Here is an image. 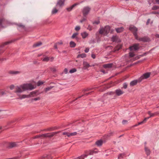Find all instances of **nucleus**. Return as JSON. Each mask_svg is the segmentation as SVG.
<instances>
[{
  "mask_svg": "<svg viewBox=\"0 0 159 159\" xmlns=\"http://www.w3.org/2000/svg\"><path fill=\"white\" fill-rule=\"evenodd\" d=\"M81 34L83 39L85 38L88 35V34L86 32L82 33Z\"/></svg>",
  "mask_w": 159,
  "mask_h": 159,
  "instance_id": "nucleus-21",
  "label": "nucleus"
},
{
  "mask_svg": "<svg viewBox=\"0 0 159 159\" xmlns=\"http://www.w3.org/2000/svg\"><path fill=\"white\" fill-rule=\"evenodd\" d=\"M42 138V134L38 135L35 136L34 137V139L38 138Z\"/></svg>",
  "mask_w": 159,
  "mask_h": 159,
  "instance_id": "nucleus-46",
  "label": "nucleus"
},
{
  "mask_svg": "<svg viewBox=\"0 0 159 159\" xmlns=\"http://www.w3.org/2000/svg\"><path fill=\"white\" fill-rule=\"evenodd\" d=\"M58 11V10L56 8V7L54 8L52 11V14H54L57 13Z\"/></svg>",
  "mask_w": 159,
  "mask_h": 159,
  "instance_id": "nucleus-25",
  "label": "nucleus"
},
{
  "mask_svg": "<svg viewBox=\"0 0 159 159\" xmlns=\"http://www.w3.org/2000/svg\"><path fill=\"white\" fill-rule=\"evenodd\" d=\"M76 70H77L76 69L73 68V69H71L70 70L69 72L70 73H73L75 72L76 71Z\"/></svg>",
  "mask_w": 159,
  "mask_h": 159,
  "instance_id": "nucleus-37",
  "label": "nucleus"
},
{
  "mask_svg": "<svg viewBox=\"0 0 159 159\" xmlns=\"http://www.w3.org/2000/svg\"><path fill=\"white\" fill-rule=\"evenodd\" d=\"M12 42V41H7V42H5L3 44V46H5V45H7L8 44L11 43Z\"/></svg>",
  "mask_w": 159,
  "mask_h": 159,
  "instance_id": "nucleus-41",
  "label": "nucleus"
},
{
  "mask_svg": "<svg viewBox=\"0 0 159 159\" xmlns=\"http://www.w3.org/2000/svg\"><path fill=\"white\" fill-rule=\"evenodd\" d=\"M20 72L19 71H11L9 73L12 74H16L20 73Z\"/></svg>",
  "mask_w": 159,
  "mask_h": 159,
  "instance_id": "nucleus-32",
  "label": "nucleus"
},
{
  "mask_svg": "<svg viewBox=\"0 0 159 159\" xmlns=\"http://www.w3.org/2000/svg\"><path fill=\"white\" fill-rule=\"evenodd\" d=\"M5 94H6V93L4 91H0V95H3Z\"/></svg>",
  "mask_w": 159,
  "mask_h": 159,
  "instance_id": "nucleus-50",
  "label": "nucleus"
},
{
  "mask_svg": "<svg viewBox=\"0 0 159 159\" xmlns=\"http://www.w3.org/2000/svg\"><path fill=\"white\" fill-rule=\"evenodd\" d=\"M31 97V96H30V95H22L21 97H20V99H22L23 98H29Z\"/></svg>",
  "mask_w": 159,
  "mask_h": 159,
  "instance_id": "nucleus-23",
  "label": "nucleus"
},
{
  "mask_svg": "<svg viewBox=\"0 0 159 159\" xmlns=\"http://www.w3.org/2000/svg\"><path fill=\"white\" fill-rule=\"evenodd\" d=\"M141 81H139V78L137 80H134L130 83V85L131 86H133L137 84L138 82H140Z\"/></svg>",
  "mask_w": 159,
  "mask_h": 159,
  "instance_id": "nucleus-13",
  "label": "nucleus"
},
{
  "mask_svg": "<svg viewBox=\"0 0 159 159\" xmlns=\"http://www.w3.org/2000/svg\"><path fill=\"white\" fill-rule=\"evenodd\" d=\"M89 48H86L85 49L84 51L85 52L87 53L89 52Z\"/></svg>",
  "mask_w": 159,
  "mask_h": 159,
  "instance_id": "nucleus-56",
  "label": "nucleus"
},
{
  "mask_svg": "<svg viewBox=\"0 0 159 159\" xmlns=\"http://www.w3.org/2000/svg\"><path fill=\"white\" fill-rule=\"evenodd\" d=\"M115 93L117 96H119L123 94L124 92L121 90L120 89H118L116 90Z\"/></svg>",
  "mask_w": 159,
  "mask_h": 159,
  "instance_id": "nucleus-14",
  "label": "nucleus"
},
{
  "mask_svg": "<svg viewBox=\"0 0 159 159\" xmlns=\"http://www.w3.org/2000/svg\"><path fill=\"white\" fill-rule=\"evenodd\" d=\"M55 129L52 128H50L49 129H48L47 130L48 131H52V130H54Z\"/></svg>",
  "mask_w": 159,
  "mask_h": 159,
  "instance_id": "nucleus-63",
  "label": "nucleus"
},
{
  "mask_svg": "<svg viewBox=\"0 0 159 159\" xmlns=\"http://www.w3.org/2000/svg\"><path fill=\"white\" fill-rule=\"evenodd\" d=\"M76 4H74V5H72L70 7H68V8H66V10L68 11H70L71 10H72V9L75 6H76Z\"/></svg>",
  "mask_w": 159,
  "mask_h": 159,
  "instance_id": "nucleus-26",
  "label": "nucleus"
},
{
  "mask_svg": "<svg viewBox=\"0 0 159 159\" xmlns=\"http://www.w3.org/2000/svg\"><path fill=\"white\" fill-rule=\"evenodd\" d=\"M83 68L84 69H86L89 67L91 66L86 61H84L83 63Z\"/></svg>",
  "mask_w": 159,
  "mask_h": 159,
  "instance_id": "nucleus-16",
  "label": "nucleus"
},
{
  "mask_svg": "<svg viewBox=\"0 0 159 159\" xmlns=\"http://www.w3.org/2000/svg\"><path fill=\"white\" fill-rule=\"evenodd\" d=\"M16 146V144L15 143H10L8 147L10 148H12Z\"/></svg>",
  "mask_w": 159,
  "mask_h": 159,
  "instance_id": "nucleus-22",
  "label": "nucleus"
},
{
  "mask_svg": "<svg viewBox=\"0 0 159 159\" xmlns=\"http://www.w3.org/2000/svg\"><path fill=\"white\" fill-rule=\"evenodd\" d=\"M40 98L39 97H38V98H34L32 99V100H34V101H37V100H40Z\"/></svg>",
  "mask_w": 159,
  "mask_h": 159,
  "instance_id": "nucleus-52",
  "label": "nucleus"
},
{
  "mask_svg": "<svg viewBox=\"0 0 159 159\" xmlns=\"http://www.w3.org/2000/svg\"><path fill=\"white\" fill-rule=\"evenodd\" d=\"M128 122V121L125 120H123L122 121V123L124 125L125 124H126Z\"/></svg>",
  "mask_w": 159,
  "mask_h": 159,
  "instance_id": "nucleus-54",
  "label": "nucleus"
},
{
  "mask_svg": "<svg viewBox=\"0 0 159 159\" xmlns=\"http://www.w3.org/2000/svg\"><path fill=\"white\" fill-rule=\"evenodd\" d=\"M65 0H59L57 2L56 6H58L60 7H61L63 6L64 4V2Z\"/></svg>",
  "mask_w": 159,
  "mask_h": 159,
  "instance_id": "nucleus-12",
  "label": "nucleus"
},
{
  "mask_svg": "<svg viewBox=\"0 0 159 159\" xmlns=\"http://www.w3.org/2000/svg\"><path fill=\"white\" fill-rule=\"evenodd\" d=\"M152 13L154 14H159V12L157 11H153Z\"/></svg>",
  "mask_w": 159,
  "mask_h": 159,
  "instance_id": "nucleus-61",
  "label": "nucleus"
},
{
  "mask_svg": "<svg viewBox=\"0 0 159 159\" xmlns=\"http://www.w3.org/2000/svg\"><path fill=\"white\" fill-rule=\"evenodd\" d=\"M35 89L34 85L30 84H26L17 86L16 88V93H21L27 90H32Z\"/></svg>",
  "mask_w": 159,
  "mask_h": 159,
  "instance_id": "nucleus-1",
  "label": "nucleus"
},
{
  "mask_svg": "<svg viewBox=\"0 0 159 159\" xmlns=\"http://www.w3.org/2000/svg\"><path fill=\"white\" fill-rule=\"evenodd\" d=\"M150 19H148L147 20V22H146L147 25H148L149 24V23H150Z\"/></svg>",
  "mask_w": 159,
  "mask_h": 159,
  "instance_id": "nucleus-59",
  "label": "nucleus"
},
{
  "mask_svg": "<svg viewBox=\"0 0 159 159\" xmlns=\"http://www.w3.org/2000/svg\"><path fill=\"white\" fill-rule=\"evenodd\" d=\"M77 134V133L76 132H73V133H69V135H68V137H70L71 136H74L76 135Z\"/></svg>",
  "mask_w": 159,
  "mask_h": 159,
  "instance_id": "nucleus-29",
  "label": "nucleus"
},
{
  "mask_svg": "<svg viewBox=\"0 0 159 159\" xmlns=\"http://www.w3.org/2000/svg\"><path fill=\"white\" fill-rule=\"evenodd\" d=\"M43 84V82L39 81L37 83V85L38 86H39L41 85L42 84Z\"/></svg>",
  "mask_w": 159,
  "mask_h": 159,
  "instance_id": "nucleus-47",
  "label": "nucleus"
},
{
  "mask_svg": "<svg viewBox=\"0 0 159 159\" xmlns=\"http://www.w3.org/2000/svg\"><path fill=\"white\" fill-rule=\"evenodd\" d=\"M135 54L133 52H130L129 53V56L130 57H133L135 56Z\"/></svg>",
  "mask_w": 159,
  "mask_h": 159,
  "instance_id": "nucleus-39",
  "label": "nucleus"
},
{
  "mask_svg": "<svg viewBox=\"0 0 159 159\" xmlns=\"http://www.w3.org/2000/svg\"><path fill=\"white\" fill-rule=\"evenodd\" d=\"M64 72L65 74H67L68 72V70L67 68H65L64 70Z\"/></svg>",
  "mask_w": 159,
  "mask_h": 159,
  "instance_id": "nucleus-58",
  "label": "nucleus"
},
{
  "mask_svg": "<svg viewBox=\"0 0 159 159\" xmlns=\"http://www.w3.org/2000/svg\"><path fill=\"white\" fill-rule=\"evenodd\" d=\"M36 92L35 91H33L31 92L29 95H30L31 97V96L34 97V96H37V95L36 94Z\"/></svg>",
  "mask_w": 159,
  "mask_h": 159,
  "instance_id": "nucleus-31",
  "label": "nucleus"
},
{
  "mask_svg": "<svg viewBox=\"0 0 159 159\" xmlns=\"http://www.w3.org/2000/svg\"><path fill=\"white\" fill-rule=\"evenodd\" d=\"M62 134L64 135H66L68 137V135H69V133L68 132H63L62 133Z\"/></svg>",
  "mask_w": 159,
  "mask_h": 159,
  "instance_id": "nucleus-49",
  "label": "nucleus"
},
{
  "mask_svg": "<svg viewBox=\"0 0 159 159\" xmlns=\"http://www.w3.org/2000/svg\"><path fill=\"white\" fill-rule=\"evenodd\" d=\"M129 30L133 32L135 39H138V35L137 33L138 29L134 26H132L129 28Z\"/></svg>",
  "mask_w": 159,
  "mask_h": 159,
  "instance_id": "nucleus-5",
  "label": "nucleus"
},
{
  "mask_svg": "<svg viewBox=\"0 0 159 159\" xmlns=\"http://www.w3.org/2000/svg\"><path fill=\"white\" fill-rule=\"evenodd\" d=\"M49 60V58L48 57H45L43 59V61H48Z\"/></svg>",
  "mask_w": 159,
  "mask_h": 159,
  "instance_id": "nucleus-35",
  "label": "nucleus"
},
{
  "mask_svg": "<svg viewBox=\"0 0 159 159\" xmlns=\"http://www.w3.org/2000/svg\"><path fill=\"white\" fill-rule=\"evenodd\" d=\"M139 43L135 44L132 46H130L129 48L131 51H132L133 50H136L139 49Z\"/></svg>",
  "mask_w": 159,
  "mask_h": 159,
  "instance_id": "nucleus-11",
  "label": "nucleus"
},
{
  "mask_svg": "<svg viewBox=\"0 0 159 159\" xmlns=\"http://www.w3.org/2000/svg\"><path fill=\"white\" fill-rule=\"evenodd\" d=\"M57 43H56L54 45V47L55 49H57Z\"/></svg>",
  "mask_w": 159,
  "mask_h": 159,
  "instance_id": "nucleus-64",
  "label": "nucleus"
},
{
  "mask_svg": "<svg viewBox=\"0 0 159 159\" xmlns=\"http://www.w3.org/2000/svg\"><path fill=\"white\" fill-rule=\"evenodd\" d=\"M70 46L71 48H74L76 45V44L73 41H71L70 43Z\"/></svg>",
  "mask_w": 159,
  "mask_h": 159,
  "instance_id": "nucleus-27",
  "label": "nucleus"
},
{
  "mask_svg": "<svg viewBox=\"0 0 159 159\" xmlns=\"http://www.w3.org/2000/svg\"><path fill=\"white\" fill-rule=\"evenodd\" d=\"M124 154L123 153L120 154H119L118 156V159H120L121 158H123L124 156Z\"/></svg>",
  "mask_w": 159,
  "mask_h": 159,
  "instance_id": "nucleus-38",
  "label": "nucleus"
},
{
  "mask_svg": "<svg viewBox=\"0 0 159 159\" xmlns=\"http://www.w3.org/2000/svg\"><path fill=\"white\" fill-rule=\"evenodd\" d=\"M85 154L83 155L80 157H78L79 159H84L85 157H86L88 155H92L93 154V150H89L85 152Z\"/></svg>",
  "mask_w": 159,
  "mask_h": 159,
  "instance_id": "nucleus-6",
  "label": "nucleus"
},
{
  "mask_svg": "<svg viewBox=\"0 0 159 159\" xmlns=\"http://www.w3.org/2000/svg\"><path fill=\"white\" fill-rule=\"evenodd\" d=\"M90 10V8L89 7H84L83 10L82 12L84 16L86 17L88 14Z\"/></svg>",
  "mask_w": 159,
  "mask_h": 159,
  "instance_id": "nucleus-8",
  "label": "nucleus"
},
{
  "mask_svg": "<svg viewBox=\"0 0 159 159\" xmlns=\"http://www.w3.org/2000/svg\"><path fill=\"white\" fill-rule=\"evenodd\" d=\"M115 30L117 33H120L123 31L124 30V28L122 27L116 28L115 29Z\"/></svg>",
  "mask_w": 159,
  "mask_h": 159,
  "instance_id": "nucleus-18",
  "label": "nucleus"
},
{
  "mask_svg": "<svg viewBox=\"0 0 159 159\" xmlns=\"http://www.w3.org/2000/svg\"><path fill=\"white\" fill-rule=\"evenodd\" d=\"M139 40V41H142L143 42H147L150 41V39L147 36H144L142 38H139L138 37V39H136Z\"/></svg>",
  "mask_w": 159,
  "mask_h": 159,
  "instance_id": "nucleus-9",
  "label": "nucleus"
},
{
  "mask_svg": "<svg viewBox=\"0 0 159 159\" xmlns=\"http://www.w3.org/2000/svg\"><path fill=\"white\" fill-rule=\"evenodd\" d=\"M86 55L85 53H82V54H79L77 56V57H81V58H84L86 57Z\"/></svg>",
  "mask_w": 159,
  "mask_h": 159,
  "instance_id": "nucleus-28",
  "label": "nucleus"
},
{
  "mask_svg": "<svg viewBox=\"0 0 159 159\" xmlns=\"http://www.w3.org/2000/svg\"><path fill=\"white\" fill-rule=\"evenodd\" d=\"M42 43L41 42H37L34 44L33 46V47L35 48L41 45Z\"/></svg>",
  "mask_w": 159,
  "mask_h": 159,
  "instance_id": "nucleus-19",
  "label": "nucleus"
},
{
  "mask_svg": "<svg viewBox=\"0 0 159 159\" xmlns=\"http://www.w3.org/2000/svg\"><path fill=\"white\" fill-rule=\"evenodd\" d=\"M61 131L55 132H53L49 133L42 134L43 138H51L55 135L59 133Z\"/></svg>",
  "mask_w": 159,
  "mask_h": 159,
  "instance_id": "nucleus-4",
  "label": "nucleus"
},
{
  "mask_svg": "<svg viewBox=\"0 0 159 159\" xmlns=\"http://www.w3.org/2000/svg\"><path fill=\"white\" fill-rule=\"evenodd\" d=\"M91 57H92L93 59H95L96 57V56L94 54H92L91 55Z\"/></svg>",
  "mask_w": 159,
  "mask_h": 159,
  "instance_id": "nucleus-60",
  "label": "nucleus"
},
{
  "mask_svg": "<svg viewBox=\"0 0 159 159\" xmlns=\"http://www.w3.org/2000/svg\"><path fill=\"white\" fill-rule=\"evenodd\" d=\"M78 34V33H74L72 35V36L71 38L72 39H74L75 38H76L77 37L76 36Z\"/></svg>",
  "mask_w": 159,
  "mask_h": 159,
  "instance_id": "nucleus-34",
  "label": "nucleus"
},
{
  "mask_svg": "<svg viewBox=\"0 0 159 159\" xmlns=\"http://www.w3.org/2000/svg\"><path fill=\"white\" fill-rule=\"evenodd\" d=\"M158 8H159V7L157 6H153L152 8V9L154 10H157Z\"/></svg>",
  "mask_w": 159,
  "mask_h": 159,
  "instance_id": "nucleus-40",
  "label": "nucleus"
},
{
  "mask_svg": "<svg viewBox=\"0 0 159 159\" xmlns=\"http://www.w3.org/2000/svg\"><path fill=\"white\" fill-rule=\"evenodd\" d=\"M127 84L125 83L123 84V88L125 89H126L127 88Z\"/></svg>",
  "mask_w": 159,
  "mask_h": 159,
  "instance_id": "nucleus-44",
  "label": "nucleus"
},
{
  "mask_svg": "<svg viewBox=\"0 0 159 159\" xmlns=\"http://www.w3.org/2000/svg\"><path fill=\"white\" fill-rule=\"evenodd\" d=\"M93 153H98V151L97 149H95L94 150H93Z\"/></svg>",
  "mask_w": 159,
  "mask_h": 159,
  "instance_id": "nucleus-51",
  "label": "nucleus"
},
{
  "mask_svg": "<svg viewBox=\"0 0 159 159\" xmlns=\"http://www.w3.org/2000/svg\"><path fill=\"white\" fill-rule=\"evenodd\" d=\"M52 157L51 156V155H44L43 157V159H51L52 158Z\"/></svg>",
  "mask_w": 159,
  "mask_h": 159,
  "instance_id": "nucleus-20",
  "label": "nucleus"
},
{
  "mask_svg": "<svg viewBox=\"0 0 159 159\" xmlns=\"http://www.w3.org/2000/svg\"><path fill=\"white\" fill-rule=\"evenodd\" d=\"M14 85H11L10 86V88L12 90L14 89Z\"/></svg>",
  "mask_w": 159,
  "mask_h": 159,
  "instance_id": "nucleus-57",
  "label": "nucleus"
},
{
  "mask_svg": "<svg viewBox=\"0 0 159 159\" xmlns=\"http://www.w3.org/2000/svg\"><path fill=\"white\" fill-rule=\"evenodd\" d=\"M121 48V45L118 46L115 48V50H118Z\"/></svg>",
  "mask_w": 159,
  "mask_h": 159,
  "instance_id": "nucleus-42",
  "label": "nucleus"
},
{
  "mask_svg": "<svg viewBox=\"0 0 159 159\" xmlns=\"http://www.w3.org/2000/svg\"><path fill=\"white\" fill-rule=\"evenodd\" d=\"M17 25L20 28L22 29L25 30V26L21 24H17Z\"/></svg>",
  "mask_w": 159,
  "mask_h": 159,
  "instance_id": "nucleus-24",
  "label": "nucleus"
},
{
  "mask_svg": "<svg viewBox=\"0 0 159 159\" xmlns=\"http://www.w3.org/2000/svg\"><path fill=\"white\" fill-rule=\"evenodd\" d=\"M145 151L146 152V153L147 154V155H149V154L150 153V152L149 149H148V148H147L146 147H145Z\"/></svg>",
  "mask_w": 159,
  "mask_h": 159,
  "instance_id": "nucleus-30",
  "label": "nucleus"
},
{
  "mask_svg": "<svg viewBox=\"0 0 159 159\" xmlns=\"http://www.w3.org/2000/svg\"><path fill=\"white\" fill-rule=\"evenodd\" d=\"M150 73L147 72L143 74L140 78H139V81H141L144 79H147L149 78L150 76Z\"/></svg>",
  "mask_w": 159,
  "mask_h": 159,
  "instance_id": "nucleus-7",
  "label": "nucleus"
},
{
  "mask_svg": "<svg viewBox=\"0 0 159 159\" xmlns=\"http://www.w3.org/2000/svg\"><path fill=\"white\" fill-rule=\"evenodd\" d=\"M51 70L53 72H55L56 71V69L54 67H51L50 68Z\"/></svg>",
  "mask_w": 159,
  "mask_h": 159,
  "instance_id": "nucleus-43",
  "label": "nucleus"
},
{
  "mask_svg": "<svg viewBox=\"0 0 159 159\" xmlns=\"http://www.w3.org/2000/svg\"><path fill=\"white\" fill-rule=\"evenodd\" d=\"M110 30V27L108 26H106L104 28H100L99 30V32L101 34L107 35L109 33Z\"/></svg>",
  "mask_w": 159,
  "mask_h": 159,
  "instance_id": "nucleus-2",
  "label": "nucleus"
},
{
  "mask_svg": "<svg viewBox=\"0 0 159 159\" xmlns=\"http://www.w3.org/2000/svg\"><path fill=\"white\" fill-rule=\"evenodd\" d=\"M5 19L4 18H1L0 19V27H2V23L4 21Z\"/></svg>",
  "mask_w": 159,
  "mask_h": 159,
  "instance_id": "nucleus-36",
  "label": "nucleus"
},
{
  "mask_svg": "<svg viewBox=\"0 0 159 159\" xmlns=\"http://www.w3.org/2000/svg\"><path fill=\"white\" fill-rule=\"evenodd\" d=\"M87 29L88 30H89L90 31H91L92 30V28L91 27V26H90V25H89L88 26V27L87 28Z\"/></svg>",
  "mask_w": 159,
  "mask_h": 159,
  "instance_id": "nucleus-62",
  "label": "nucleus"
},
{
  "mask_svg": "<svg viewBox=\"0 0 159 159\" xmlns=\"http://www.w3.org/2000/svg\"><path fill=\"white\" fill-rule=\"evenodd\" d=\"M53 86H50V87H47L45 89V92H46L47 91L50 90L53 88Z\"/></svg>",
  "mask_w": 159,
  "mask_h": 159,
  "instance_id": "nucleus-33",
  "label": "nucleus"
},
{
  "mask_svg": "<svg viewBox=\"0 0 159 159\" xmlns=\"http://www.w3.org/2000/svg\"><path fill=\"white\" fill-rule=\"evenodd\" d=\"M103 143V141L102 140H98L96 141L95 144L98 147L101 146Z\"/></svg>",
  "mask_w": 159,
  "mask_h": 159,
  "instance_id": "nucleus-15",
  "label": "nucleus"
},
{
  "mask_svg": "<svg viewBox=\"0 0 159 159\" xmlns=\"http://www.w3.org/2000/svg\"><path fill=\"white\" fill-rule=\"evenodd\" d=\"M112 63L105 64L103 65V67L105 68H110L112 67Z\"/></svg>",
  "mask_w": 159,
  "mask_h": 159,
  "instance_id": "nucleus-17",
  "label": "nucleus"
},
{
  "mask_svg": "<svg viewBox=\"0 0 159 159\" xmlns=\"http://www.w3.org/2000/svg\"><path fill=\"white\" fill-rule=\"evenodd\" d=\"M80 29V26H76L75 28V30L76 31H79Z\"/></svg>",
  "mask_w": 159,
  "mask_h": 159,
  "instance_id": "nucleus-45",
  "label": "nucleus"
},
{
  "mask_svg": "<svg viewBox=\"0 0 159 159\" xmlns=\"http://www.w3.org/2000/svg\"><path fill=\"white\" fill-rule=\"evenodd\" d=\"M86 17H84L82 20H80V22L81 23H82L83 22L86 21Z\"/></svg>",
  "mask_w": 159,
  "mask_h": 159,
  "instance_id": "nucleus-53",
  "label": "nucleus"
},
{
  "mask_svg": "<svg viewBox=\"0 0 159 159\" xmlns=\"http://www.w3.org/2000/svg\"><path fill=\"white\" fill-rule=\"evenodd\" d=\"M148 114L150 115V116L149 117H147V118H145L143 120V121H141V122H139L137 124L134 125L133 126L134 127L136 126H138V125L142 124H143L145 123L147 119H149L151 117H153V116H155V115H157L159 113L157 112H155V113H152L150 111H148Z\"/></svg>",
  "mask_w": 159,
  "mask_h": 159,
  "instance_id": "nucleus-3",
  "label": "nucleus"
},
{
  "mask_svg": "<svg viewBox=\"0 0 159 159\" xmlns=\"http://www.w3.org/2000/svg\"><path fill=\"white\" fill-rule=\"evenodd\" d=\"M99 23H100V21L98 20L97 21H95L93 22V24H96L97 25L99 24Z\"/></svg>",
  "mask_w": 159,
  "mask_h": 159,
  "instance_id": "nucleus-55",
  "label": "nucleus"
},
{
  "mask_svg": "<svg viewBox=\"0 0 159 159\" xmlns=\"http://www.w3.org/2000/svg\"><path fill=\"white\" fill-rule=\"evenodd\" d=\"M113 134H114V132H110V133H108L107 134V136L108 137H110V136L113 135Z\"/></svg>",
  "mask_w": 159,
  "mask_h": 159,
  "instance_id": "nucleus-48",
  "label": "nucleus"
},
{
  "mask_svg": "<svg viewBox=\"0 0 159 159\" xmlns=\"http://www.w3.org/2000/svg\"><path fill=\"white\" fill-rule=\"evenodd\" d=\"M111 40L113 42H120L121 40L118 38V36L116 35H113L111 38Z\"/></svg>",
  "mask_w": 159,
  "mask_h": 159,
  "instance_id": "nucleus-10",
  "label": "nucleus"
}]
</instances>
